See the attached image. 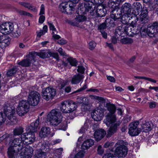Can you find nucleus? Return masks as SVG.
Wrapping results in <instances>:
<instances>
[{
	"label": "nucleus",
	"instance_id": "f257e3e1",
	"mask_svg": "<svg viewBox=\"0 0 158 158\" xmlns=\"http://www.w3.org/2000/svg\"><path fill=\"white\" fill-rule=\"evenodd\" d=\"M61 113L58 109L52 110L47 116V120L51 125L55 127L59 125V129L65 131L67 124L66 123H61Z\"/></svg>",
	"mask_w": 158,
	"mask_h": 158
},
{
	"label": "nucleus",
	"instance_id": "f03ea898",
	"mask_svg": "<svg viewBox=\"0 0 158 158\" xmlns=\"http://www.w3.org/2000/svg\"><path fill=\"white\" fill-rule=\"evenodd\" d=\"M40 119L38 118L36 120L35 123H31L29 127V129L31 132L25 133L22 134L21 139L23 143L28 145L34 142L35 140V137L34 132L35 131L39 125Z\"/></svg>",
	"mask_w": 158,
	"mask_h": 158
},
{
	"label": "nucleus",
	"instance_id": "7ed1b4c3",
	"mask_svg": "<svg viewBox=\"0 0 158 158\" xmlns=\"http://www.w3.org/2000/svg\"><path fill=\"white\" fill-rule=\"evenodd\" d=\"M14 139L9 141L11 146L8 148L7 154L9 158H14L15 156H17L18 152L21 151L23 148V143L22 139L19 138Z\"/></svg>",
	"mask_w": 158,
	"mask_h": 158
},
{
	"label": "nucleus",
	"instance_id": "20e7f679",
	"mask_svg": "<svg viewBox=\"0 0 158 158\" xmlns=\"http://www.w3.org/2000/svg\"><path fill=\"white\" fill-rule=\"evenodd\" d=\"M117 143L119 146L117 147L115 151V154L118 158H123L127 155V149L126 145L127 143L123 140H119Z\"/></svg>",
	"mask_w": 158,
	"mask_h": 158
},
{
	"label": "nucleus",
	"instance_id": "39448f33",
	"mask_svg": "<svg viewBox=\"0 0 158 158\" xmlns=\"http://www.w3.org/2000/svg\"><path fill=\"white\" fill-rule=\"evenodd\" d=\"M116 109V107L114 105L109 104L107 106V110L109 112L106 116L105 123L108 126L115 122L116 120V116L114 114Z\"/></svg>",
	"mask_w": 158,
	"mask_h": 158
},
{
	"label": "nucleus",
	"instance_id": "423d86ee",
	"mask_svg": "<svg viewBox=\"0 0 158 158\" xmlns=\"http://www.w3.org/2000/svg\"><path fill=\"white\" fill-rule=\"evenodd\" d=\"M40 98V94L35 91H32L29 93L27 101L30 105L35 106L38 105Z\"/></svg>",
	"mask_w": 158,
	"mask_h": 158
},
{
	"label": "nucleus",
	"instance_id": "0eeeda50",
	"mask_svg": "<svg viewBox=\"0 0 158 158\" xmlns=\"http://www.w3.org/2000/svg\"><path fill=\"white\" fill-rule=\"evenodd\" d=\"M3 111L5 117H7L8 119L11 122L13 123L15 119V117L13 116L14 114L15 113V110L14 107H11L8 104H5L3 106Z\"/></svg>",
	"mask_w": 158,
	"mask_h": 158
},
{
	"label": "nucleus",
	"instance_id": "6e6552de",
	"mask_svg": "<svg viewBox=\"0 0 158 158\" xmlns=\"http://www.w3.org/2000/svg\"><path fill=\"white\" fill-rule=\"evenodd\" d=\"M56 89L50 87H48L43 89L42 95L43 98L48 101L53 98L56 94Z\"/></svg>",
	"mask_w": 158,
	"mask_h": 158
},
{
	"label": "nucleus",
	"instance_id": "1a4fd4ad",
	"mask_svg": "<svg viewBox=\"0 0 158 158\" xmlns=\"http://www.w3.org/2000/svg\"><path fill=\"white\" fill-rule=\"evenodd\" d=\"M80 7L81 13L85 14L89 11L90 13L93 12L95 10L96 6L93 4L92 1H91L86 2L80 4Z\"/></svg>",
	"mask_w": 158,
	"mask_h": 158
},
{
	"label": "nucleus",
	"instance_id": "9d476101",
	"mask_svg": "<svg viewBox=\"0 0 158 158\" xmlns=\"http://www.w3.org/2000/svg\"><path fill=\"white\" fill-rule=\"evenodd\" d=\"M147 32L148 35L151 37H156L158 32V22H155L149 24L147 26Z\"/></svg>",
	"mask_w": 158,
	"mask_h": 158
},
{
	"label": "nucleus",
	"instance_id": "9b49d317",
	"mask_svg": "<svg viewBox=\"0 0 158 158\" xmlns=\"http://www.w3.org/2000/svg\"><path fill=\"white\" fill-rule=\"evenodd\" d=\"M139 124V122L136 121L129 124L128 133L130 135L135 136L138 135L140 132V128L137 127Z\"/></svg>",
	"mask_w": 158,
	"mask_h": 158
},
{
	"label": "nucleus",
	"instance_id": "f8f14e48",
	"mask_svg": "<svg viewBox=\"0 0 158 158\" xmlns=\"http://www.w3.org/2000/svg\"><path fill=\"white\" fill-rule=\"evenodd\" d=\"M1 33L8 34L11 33L14 29L13 25L11 23L6 22L0 26Z\"/></svg>",
	"mask_w": 158,
	"mask_h": 158
},
{
	"label": "nucleus",
	"instance_id": "ddd939ff",
	"mask_svg": "<svg viewBox=\"0 0 158 158\" xmlns=\"http://www.w3.org/2000/svg\"><path fill=\"white\" fill-rule=\"evenodd\" d=\"M32 52H30L27 56V58L26 59L23 60L22 61L19 62L18 64L22 66L25 67L29 66L33 61H35L36 59L32 55Z\"/></svg>",
	"mask_w": 158,
	"mask_h": 158
},
{
	"label": "nucleus",
	"instance_id": "4468645a",
	"mask_svg": "<svg viewBox=\"0 0 158 158\" xmlns=\"http://www.w3.org/2000/svg\"><path fill=\"white\" fill-rule=\"evenodd\" d=\"M140 15L139 23L145 24L149 20L148 16V10L146 7H143Z\"/></svg>",
	"mask_w": 158,
	"mask_h": 158
},
{
	"label": "nucleus",
	"instance_id": "2eb2a0df",
	"mask_svg": "<svg viewBox=\"0 0 158 158\" xmlns=\"http://www.w3.org/2000/svg\"><path fill=\"white\" fill-rule=\"evenodd\" d=\"M60 10L63 13L66 14H71L72 13V11L73 10L74 8L68 4V2H62L60 5Z\"/></svg>",
	"mask_w": 158,
	"mask_h": 158
},
{
	"label": "nucleus",
	"instance_id": "dca6fc26",
	"mask_svg": "<svg viewBox=\"0 0 158 158\" xmlns=\"http://www.w3.org/2000/svg\"><path fill=\"white\" fill-rule=\"evenodd\" d=\"M120 123H121L119 121L117 122L110 126L107 131V136L108 137H111V135L117 132Z\"/></svg>",
	"mask_w": 158,
	"mask_h": 158
},
{
	"label": "nucleus",
	"instance_id": "f3484780",
	"mask_svg": "<svg viewBox=\"0 0 158 158\" xmlns=\"http://www.w3.org/2000/svg\"><path fill=\"white\" fill-rule=\"evenodd\" d=\"M96 8L95 13L97 17L104 16L106 14L107 11L105 7L102 5H98Z\"/></svg>",
	"mask_w": 158,
	"mask_h": 158
},
{
	"label": "nucleus",
	"instance_id": "a211bd4d",
	"mask_svg": "<svg viewBox=\"0 0 158 158\" xmlns=\"http://www.w3.org/2000/svg\"><path fill=\"white\" fill-rule=\"evenodd\" d=\"M113 22L110 18L106 19L105 22L102 23L98 26V29L100 31H103L107 27H110L112 26Z\"/></svg>",
	"mask_w": 158,
	"mask_h": 158
},
{
	"label": "nucleus",
	"instance_id": "6ab92c4d",
	"mask_svg": "<svg viewBox=\"0 0 158 158\" xmlns=\"http://www.w3.org/2000/svg\"><path fill=\"white\" fill-rule=\"evenodd\" d=\"M49 53H50V52L48 51L42 50L40 52H32V53H31V55L33 56V57H34L35 59H36L37 56L43 59H44L50 57Z\"/></svg>",
	"mask_w": 158,
	"mask_h": 158
},
{
	"label": "nucleus",
	"instance_id": "aec40b11",
	"mask_svg": "<svg viewBox=\"0 0 158 158\" xmlns=\"http://www.w3.org/2000/svg\"><path fill=\"white\" fill-rule=\"evenodd\" d=\"M106 134V132L103 129H100L95 131L94 136L96 140L98 141L103 138Z\"/></svg>",
	"mask_w": 158,
	"mask_h": 158
},
{
	"label": "nucleus",
	"instance_id": "412c9836",
	"mask_svg": "<svg viewBox=\"0 0 158 158\" xmlns=\"http://www.w3.org/2000/svg\"><path fill=\"white\" fill-rule=\"evenodd\" d=\"M61 106L60 109L63 113H69V100L64 101L61 103Z\"/></svg>",
	"mask_w": 158,
	"mask_h": 158
},
{
	"label": "nucleus",
	"instance_id": "4be33fe9",
	"mask_svg": "<svg viewBox=\"0 0 158 158\" xmlns=\"http://www.w3.org/2000/svg\"><path fill=\"white\" fill-rule=\"evenodd\" d=\"M122 16L121 11L119 10H114L111 12V17L114 20L120 19Z\"/></svg>",
	"mask_w": 158,
	"mask_h": 158
},
{
	"label": "nucleus",
	"instance_id": "5701e85b",
	"mask_svg": "<svg viewBox=\"0 0 158 158\" xmlns=\"http://www.w3.org/2000/svg\"><path fill=\"white\" fill-rule=\"evenodd\" d=\"M122 11L125 14L130 15L131 11V5L129 3H125L122 7Z\"/></svg>",
	"mask_w": 158,
	"mask_h": 158
},
{
	"label": "nucleus",
	"instance_id": "b1692460",
	"mask_svg": "<svg viewBox=\"0 0 158 158\" xmlns=\"http://www.w3.org/2000/svg\"><path fill=\"white\" fill-rule=\"evenodd\" d=\"M83 75L77 74L73 76L71 80L72 84H77L79 83L84 78Z\"/></svg>",
	"mask_w": 158,
	"mask_h": 158
},
{
	"label": "nucleus",
	"instance_id": "393cba45",
	"mask_svg": "<svg viewBox=\"0 0 158 158\" xmlns=\"http://www.w3.org/2000/svg\"><path fill=\"white\" fill-rule=\"evenodd\" d=\"M94 143V140L91 139H87L85 141L82 145L81 148L83 149L89 148Z\"/></svg>",
	"mask_w": 158,
	"mask_h": 158
},
{
	"label": "nucleus",
	"instance_id": "a878e982",
	"mask_svg": "<svg viewBox=\"0 0 158 158\" xmlns=\"http://www.w3.org/2000/svg\"><path fill=\"white\" fill-rule=\"evenodd\" d=\"M50 129L48 127H43L40 132L39 135L41 137H45L50 133Z\"/></svg>",
	"mask_w": 158,
	"mask_h": 158
},
{
	"label": "nucleus",
	"instance_id": "bb28decb",
	"mask_svg": "<svg viewBox=\"0 0 158 158\" xmlns=\"http://www.w3.org/2000/svg\"><path fill=\"white\" fill-rule=\"evenodd\" d=\"M48 24L49 26L50 29L52 31V37L55 39H59L60 37L59 35H56L57 31H56V28L55 27L53 24L50 22H48Z\"/></svg>",
	"mask_w": 158,
	"mask_h": 158
},
{
	"label": "nucleus",
	"instance_id": "cd10ccee",
	"mask_svg": "<svg viewBox=\"0 0 158 158\" xmlns=\"http://www.w3.org/2000/svg\"><path fill=\"white\" fill-rule=\"evenodd\" d=\"M153 127L152 123L149 122H146L142 125V129L146 132L151 130Z\"/></svg>",
	"mask_w": 158,
	"mask_h": 158
},
{
	"label": "nucleus",
	"instance_id": "c85d7f7f",
	"mask_svg": "<svg viewBox=\"0 0 158 158\" xmlns=\"http://www.w3.org/2000/svg\"><path fill=\"white\" fill-rule=\"evenodd\" d=\"M139 29L140 31L139 33L142 37L146 36L147 34V28L146 29V26L145 24H139Z\"/></svg>",
	"mask_w": 158,
	"mask_h": 158
},
{
	"label": "nucleus",
	"instance_id": "c756f323",
	"mask_svg": "<svg viewBox=\"0 0 158 158\" xmlns=\"http://www.w3.org/2000/svg\"><path fill=\"white\" fill-rule=\"evenodd\" d=\"M19 70L18 67L15 66L8 70L6 73V76L7 77H10L14 76L17 73Z\"/></svg>",
	"mask_w": 158,
	"mask_h": 158
},
{
	"label": "nucleus",
	"instance_id": "7c9ffc66",
	"mask_svg": "<svg viewBox=\"0 0 158 158\" xmlns=\"http://www.w3.org/2000/svg\"><path fill=\"white\" fill-rule=\"evenodd\" d=\"M45 151H43L42 150H38L34 156V158H46L47 154Z\"/></svg>",
	"mask_w": 158,
	"mask_h": 158
},
{
	"label": "nucleus",
	"instance_id": "2f4dec72",
	"mask_svg": "<svg viewBox=\"0 0 158 158\" xmlns=\"http://www.w3.org/2000/svg\"><path fill=\"white\" fill-rule=\"evenodd\" d=\"M29 110L28 109H25L19 105V106L17 108V112L18 114L20 116H23L26 114Z\"/></svg>",
	"mask_w": 158,
	"mask_h": 158
},
{
	"label": "nucleus",
	"instance_id": "473e14b6",
	"mask_svg": "<svg viewBox=\"0 0 158 158\" xmlns=\"http://www.w3.org/2000/svg\"><path fill=\"white\" fill-rule=\"evenodd\" d=\"M23 132V129L21 127H17L15 128L13 131V137L14 136L19 135L22 134Z\"/></svg>",
	"mask_w": 158,
	"mask_h": 158
},
{
	"label": "nucleus",
	"instance_id": "72a5a7b5",
	"mask_svg": "<svg viewBox=\"0 0 158 158\" xmlns=\"http://www.w3.org/2000/svg\"><path fill=\"white\" fill-rule=\"evenodd\" d=\"M19 3L21 5L33 11L36 12L37 10L35 7L31 5L29 3L25 2H20Z\"/></svg>",
	"mask_w": 158,
	"mask_h": 158
},
{
	"label": "nucleus",
	"instance_id": "f704fd0d",
	"mask_svg": "<svg viewBox=\"0 0 158 158\" xmlns=\"http://www.w3.org/2000/svg\"><path fill=\"white\" fill-rule=\"evenodd\" d=\"M91 115L92 118L97 121H100L103 118L102 117V115L98 114V112H97L95 110L91 114Z\"/></svg>",
	"mask_w": 158,
	"mask_h": 158
},
{
	"label": "nucleus",
	"instance_id": "c9c22d12",
	"mask_svg": "<svg viewBox=\"0 0 158 158\" xmlns=\"http://www.w3.org/2000/svg\"><path fill=\"white\" fill-rule=\"evenodd\" d=\"M19 105L23 108H25V109L29 110L30 105L27 101L22 100L19 102Z\"/></svg>",
	"mask_w": 158,
	"mask_h": 158
},
{
	"label": "nucleus",
	"instance_id": "e433bc0d",
	"mask_svg": "<svg viewBox=\"0 0 158 158\" xmlns=\"http://www.w3.org/2000/svg\"><path fill=\"white\" fill-rule=\"evenodd\" d=\"M10 43V40L9 39H5L2 41H0V47L2 48H4L8 46Z\"/></svg>",
	"mask_w": 158,
	"mask_h": 158
},
{
	"label": "nucleus",
	"instance_id": "4c0bfd02",
	"mask_svg": "<svg viewBox=\"0 0 158 158\" xmlns=\"http://www.w3.org/2000/svg\"><path fill=\"white\" fill-rule=\"evenodd\" d=\"M13 136L12 135L6 134L0 137V143L4 140L5 141H9L10 140L12 139Z\"/></svg>",
	"mask_w": 158,
	"mask_h": 158
},
{
	"label": "nucleus",
	"instance_id": "58836bf2",
	"mask_svg": "<svg viewBox=\"0 0 158 158\" xmlns=\"http://www.w3.org/2000/svg\"><path fill=\"white\" fill-rule=\"evenodd\" d=\"M124 32H125L129 36H132L131 33L132 26L122 25Z\"/></svg>",
	"mask_w": 158,
	"mask_h": 158
},
{
	"label": "nucleus",
	"instance_id": "ea45409f",
	"mask_svg": "<svg viewBox=\"0 0 158 158\" xmlns=\"http://www.w3.org/2000/svg\"><path fill=\"white\" fill-rule=\"evenodd\" d=\"M69 113L73 112L77 107L76 103L72 100H69Z\"/></svg>",
	"mask_w": 158,
	"mask_h": 158
},
{
	"label": "nucleus",
	"instance_id": "a19ab883",
	"mask_svg": "<svg viewBox=\"0 0 158 158\" xmlns=\"http://www.w3.org/2000/svg\"><path fill=\"white\" fill-rule=\"evenodd\" d=\"M127 15V16L126 15L122 16L120 19V21L124 24H127L130 21V18L128 15Z\"/></svg>",
	"mask_w": 158,
	"mask_h": 158
},
{
	"label": "nucleus",
	"instance_id": "79ce46f5",
	"mask_svg": "<svg viewBox=\"0 0 158 158\" xmlns=\"http://www.w3.org/2000/svg\"><path fill=\"white\" fill-rule=\"evenodd\" d=\"M121 42L124 44H131L133 42L132 39L129 38H123L120 39Z\"/></svg>",
	"mask_w": 158,
	"mask_h": 158
},
{
	"label": "nucleus",
	"instance_id": "37998d69",
	"mask_svg": "<svg viewBox=\"0 0 158 158\" xmlns=\"http://www.w3.org/2000/svg\"><path fill=\"white\" fill-rule=\"evenodd\" d=\"M87 101L88 99H87L86 102L82 103L81 106V109L83 111L85 112L89 110L90 109V105L88 103Z\"/></svg>",
	"mask_w": 158,
	"mask_h": 158
},
{
	"label": "nucleus",
	"instance_id": "c03bdc74",
	"mask_svg": "<svg viewBox=\"0 0 158 158\" xmlns=\"http://www.w3.org/2000/svg\"><path fill=\"white\" fill-rule=\"evenodd\" d=\"M124 31L122 25L119 26L115 30V35L116 36L118 35L120 36L124 32Z\"/></svg>",
	"mask_w": 158,
	"mask_h": 158
},
{
	"label": "nucleus",
	"instance_id": "a18cd8bd",
	"mask_svg": "<svg viewBox=\"0 0 158 158\" xmlns=\"http://www.w3.org/2000/svg\"><path fill=\"white\" fill-rule=\"evenodd\" d=\"M131 19H130L129 22H131L132 26H135L137 22L138 21V17L135 15H133L131 16Z\"/></svg>",
	"mask_w": 158,
	"mask_h": 158
},
{
	"label": "nucleus",
	"instance_id": "49530a36",
	"mask_svg": "<svg viewBox=\"0 0 158 158\" xmlns=\"http://www.w3.org/2000/svg\"><path fill=\"white\" fill-rule=\"evenodd\" d=\"M67 60L69 63L72 66H77V61L75 59L70 57L68 58Z\"/></svg>",
	"mask_w": 158,
	"mask_h": 158
},
{
	"label": "nucleus",
	"instance_id": "de8ad7c7",
	"mask_svg": "<svg viewBox=\"0 0 158 158\" xmlns=\"http://www.w3.org/2000/svg\"><path fill=\"white\" fill-rule=\"evenodd\" d=\"M86 17L83 15H79L75 18L76 21L78 22H81L84 21L86 19Z\"/></svg>",
	"mask_w": 158,
	"mask_h": 158
},
{
	"label": "nucleus",
	"instance_id": "09e8293b",
	"mask_svg": "<svg viewBox=\"0 0 158 158\" xmlns=\"http://www.w3.org/2000/svg\"><path fill=\"white\" fill-rule=\"evenodd\" d=\"M49 150V147L48 145L45 143H44L41 145V149L39 150H42L43 151H45L47 152Z\"/></svg>",
	"mask_w": 158,
	"mask_h": 158
},
{
	"label": "nucleus",
	"instance_id": "8fccbe9b",
	"mask_svg": "<svg viewBox=\"0 0 158 158\" xmlns=\"http://www.w3.org/2000/svg\"><path fill=\"white\" fill-rule=\"evenodd\" d=\"M11 33L12 36L14 37H18L21 35L20 32L19 30H14L12 31Z\"/></svg>",
	"mask_w": 158,
	"mask_h": 158
},
{
	"label": "nucleus",
	"instance_id": "3c124183",
	"mask_svg": "<svg viewBox=\"0 0 158 158\" xmlns=\"http://www.w3.org/2000/svg\"><path fill=\"white\" fill-rule=\"evenodd\" d=\"M132 6L135 9H136L137 10H139L140 8L142 7L141 4L138 2H134Z\"/></svg>",
	"mask_w": 158,
	"mask_h": 158
},
{
	"label": "nucleus",
	"instance_id": "603ef678",
	"mask_svg": "<svg viewBox=\"0 0 158 158\" xmlns=\"http://www.w3.org/2000/svg\"><path fill=\"white\" fill-rule=\"evenodd\" d=\"M6 120V118L5 116L3 114L0 112V126L5 123Z\"/></svg>",
	"mask_w": 158,
	"mask_h": 158
},
{
	"label": "nucleus",
	"instance_id": "864d4df0",
	"mask_svg": "<svg viewBox=\"0 0 158 158\" xmlns=\"http://www.w3.org/2000/svg\"><path fill=\"white\" fill-rule=\"evenodd\" d=\"M102 158H115V156L113 153H107L104 155Z\"/></svg>",
	"mask_w": 158,
	"mask_h": 158
},
{
	"label": "nucleus",
	"instance_id": "5fc2aeb1",
	"mask_svg": "<svg viewBox=\"0 0 158 158\" xmlns=\"http://www.w3.org/2000/svg\"><path fill=\"white\" fill-rule=\"evenodd\" d=\"M94 98L101 103H105L106 102L105 99L103 98L96 96H94Z\"/></svg>",
	"mask_w": 158,
	"mask_h": 158
},
{
	"label": "nucleus",
	"instance_id": "6e6d98bb",
	"mask_svg": "<svg viewBox=\"0 0 158 158\" xmlns=\"http://www.w3.org/2000/svg\"><path fill=\"white\" fill-rule=\"evenodd\" d=\"M95 111L97 112H98V114L102 115V117L103 118L104 116V110L101 107H98Z\"/></svg>",
	"mask_w": 158,
	"mask_h": 158
},
{
	"label": "nucleus",
	"instance_id": "4d7b16f0",
	"mask_svg": "<svg viewBox=\"0 0 158 158\" xmlns=\"http://www.w3.org/2000/svg\"><path fill=\"white\" fill-rule=\"evenodd\" d=\"M96 44L93 41H90L89 43V48L91 50L94 49L96 46Z\"/></svg>",
	"mask_w": 158,
	"mask_h": 158
},
{
	"label": "nucleus",
	"instance_id": "13d9d810",
	"mask_svg": "<svg viewBox=\"0 0 158 158\" xmlns=\"http://www.w3.org/2000/svg\"><path fill=\"white\" fill-rule=\"evenodd\" d=\"M83 151H81L78 152L75 156V158H82L84 156Z\"/></svg>",
	"mask_w": 158,
	"mask_h": 158
},
{
	"label": "nucleus",
	"instance_id": "bf43d9fd",
	"mask_svg": "<svg viewBox=\"0 0 158 158\" xmlns=\"http://www.w3.org/2000/svg\"><path fill=\"white\" fill-rule=\"evenodd\" d=\"M85 69V68L83 66H78L77 71L78 72L83 74L84 73Z\"/></svg>",
	"mask_w": 158,
	"mask_h": 158
},
{
	"label": "nucleus",
	"instance_id": "052dcab7",
	"mask_svg": "<svg viewBox=\"0 0 158 158\" xmlns=\"http://www.w3.org/2000/svg\"><path fill=\"white\" fill-rule=\"evenodd\" d=\"M86 88L87 85L86 84H85V85L82 87H81L80 89H78L77 90L73 92L72 93H76L81 92L84 90Z\"/></svg>",
	"mask_w": 158,
	"mask_h": 158
},
{
	"label": "nucleus",
	"instance_id": "680f3d73",
	"mask_svg": "<svg viewBox=\"0 0 158 158\" xmlns=\"http://www.w3.org/2000/svg\"><path fill=\"white\" fill-rule=\"evenodd\" d=\"M50 57L52 56L54 58H55L56 59H57L59 58V55L58 53L57 52H53L52 53L50 52L49 53Z\"/></svg>",
	"mask_w": 158,
	"mask_h": 158
},
{
	"label": "nucleus",
	"instance_id": "e2e57ef3",
	"mask_svg": "<svg viewBox=\"0 0 158 158\" xmlns=\"http://www.w3.org/2000/svg\"><path fill=\"white\" fill-rule=\"evenodd\" d=\"M20 14L21 15H25L26 16H29L30 17H32V15L30 13L24 11H21L20 12Z\"/></svg>",
	"mask_w": 158,
	"mask_h": 158
},
{
	"label": "nucleus",
	"instance_id": "0e129e2a",
	"mask_svg": "<svg viewBox=\"0 0 158 158\" xmlns=\"http://www.w3.org/2000/svg\"><path fill=\"white\" fill-rule=\"evenodd\" d=\"M97 151L98 154L101 155L103 154L104 152V150L102 148L101 146L99 145Z\"/></svg>",
	"mask_w": 158,
	"mask_h": 158
},
{
	"label": "nucleus",
	"instance_id": "69168bd1",
	"mask_svg": "<svg viewBox=\"0 0 158 158\" xmlns=\"http://www.w3.org/2000/svg\"><path fill=\"white\" fill-rule=\"evenodd\" d=\"M58 51L61 55L63 56H66V54L64 51H63V49L61 48H60Z\"/></svg>",
	"mask_w": 158,
	"mask_h": 158
},
{
	"label": "nucleus",
	"instance_id": "338daca9",
	"mask_svg": "<svg viewBox=\"0 0 158 158\" xmlns=\"http://www.w3.org/2000/svg\"><path fill=\"white\" fill-rule=\"evenodd\" d=\"M44 10H45V8H44V6L43 4H42L40 7V13L39 14L40 15H43L44 14Z\"/></svg>",
	"mask_w": 158,
	"mask_h": 158
},
{
	"label": "nucleus",
	"instance_id": "774afa93",
	"mask_svg": "<svg viewBox=\"0 0 158 158\" xmlns=\"http://www.w3.org/2000/svg\"><path fill=\"white\" fill-rule=\"evenodd\" d=\"M45 19V17L43 15H41L39 18V23H43Z\"/></svg>",
	"mask_w": 158,
	"mask_h": 158
}]
</instances>
